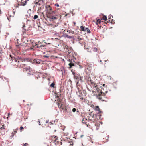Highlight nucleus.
<instances>
[{
    "label": "nucleus",
    "mask_w": 146,
    "mask_h": 146,
    "mask_svg": "<svg viewBox=\"0 0 146 146\" xmlns=\"http://www.w3.org/2000/svg\"><path fill=\"white\" fill-rule=\"evenodd\" d=\"M62 36L64 37L65 38H68L72 39L73 38V37L72 36H71L67 35L65 33H63Z\"/></svg>",
    "instance_id": "6"
},
{
    "label": "nucleus",
    "mask_w": 146,
    "mask_h": 146,
    "mask_svg": "<svg viewBox=\"0 0 146 146\" xmlns=\"http://www.w3.org/2000/svg\"><path fill=\"white\" fill-rule=\"evenodd\" d=\"M10 58L9 59H11V62H10V63H12V62H15L17 64L23 62L25 60L23 58L17 56L15 55H14V56L10 55Z\"/></svg>",
    "instance_id": "4"
},
{
    "label": "nucleus",
    "mask_w": 146,
    "mask_h": 146,
    "mask_svg": "<svg viewBox=\"0 0 146 146\" xmlns=\"http://www.w3.org/2000/svg\"><path fill=\"white\" fill-rule=\"evenodd\" d=\"M77 112H79V111H78V110H77Z\"/></svg>",
    "instance_id": "56"
},
{
    "label": "nucleus",
    "mask_w": 146,
    "mask_h": 146,
    "mask_svg": "<svg viewBox=\"0 0 146 146\" xmlns=\"http://www.w3.org/2000/svg\"><path fill=\"white\" fill-rule=\"evenodd\" d=\"M108 92L107 89L105 87L104 88H101V93H100L99 94H96L95 96L96 97V98L99 99L100 100H102V101H104V100L103 99H104L106 98V93Z\"/></svg>",
    "instance_id": "3"
},
{
    "label": "nucleus",
    "mask_w": 146,
    "mask_h": 146,
    "mask_svg": "<svg viewBox=\"0 0 146 146\" xmlns=\"http://www.w3.org/2000/svg\"><path fill=\"white\" fill-rule=\"evenodd\" d=\"M72 74L74 76V78L75 79H76L78 80V82L76 83V85L77 86H80V84H79V81H82V77H81L80 75L78 74H77L73 72Z\"/></svg>",
    "instance_id": "5"
},
{
    "label": "nucleus",
    "mask_w": 146,
    "mask_h": 146,
    "mask_svg": "<svg viewBox=\"0 0 146 146\" xmlns=\"http://www.w3.org/2000/svg\"><path fill=\"white\" fill-rule=\"evenodd\" d=\"M25 23H24L23 25V27H22V28L23 29V33H25L26 31H27V30L25 28Z\"/></svg>",
    "instance_id": "9"
},
{
    "label": "nucleus",
    "mask_w": 146,
    "mask_h": 146,
    "mask_svg": "<svg viewBox=\"0 0 146 146\" xmlns=\"http://www.w3.org/2000/svg\"><path fill=\"white\" fill-rule=\"evenodd\" d=\"M101 88L102 86H100L99 87V88H98L97 87L96 88V90L98 92V94H99L100 93H101Z\"/></svg>",
    "instance_id": "8"
},
{
    "label": "nucleus",
    "mask_w": 146,
    "mask_h": 146,
    "mask_svg": "<svg viewBox=\"0 0 146 146\" xmlns=\"http://www.w3.org/2000/svg\"><path fill=\"white\" fill-rule=\"evenodd\" d=\"M48 122H49L48 120H46V123H48Z\"/></svg>",
    "instance_id": "39"
},
{
    "label": "nucleus",
    "mask_w": 146,
    "mask_h": 146,
    "mask_svg": "<svg viewBox=\"0 0 146 146\" xmlns=\"http://www.w3.org/2000/svg\"><path fill=\"white\" fill-rule=\"evenodd\" d=\"M73 24H74V25H75V24H76V23H75V22H73Z\"/></svg>",
    "instance_id": "44"
},
{
    "label": "nucleus",
    "mask_w": 146,
    "mask_h": 146,
    "mask_svg": "<svg viewBox=\"0 0 146 146\" xmlns=\"http://www.w3.org/2000/svg\"><path fill=\"white\" fill-rule=\"evenodd\" d=\"M41 1V0H38V2H39Z\"/></svg>",
    "instance_id": "46"
},
{
    "label": "nucleus",
    "mask_w": 146,
    "mask_h": 146,
    "mask_svg": "<svg viewBox=\"0 0 146 146\" xmlns=\"http://www.w3.org/2000/svg\"><path fill=\"white\" fill-rule=\"evenodd\" d=\"M83 135H82L80 137H83Z\"/></svg>",
    "instance_id": "50"
},
{
    "label": "nucleus",
    "mask_w": 146,
    "mask_h": 146,
    "mask_svg": "<svg viewBox=\"0 0 146 146\" xmlns=\"http://www.w3.org/2000/svg\"><path fill=\"white\" fill-rule=\"evenodd\" d=\"M23 0H21V1L22 2V3L23 2H22V1H23Z\"/></svg>",
    "instance_id": "52"
},
{
    "label": "nucleus",
    "mask_w": 146,
    "mask_h": 146,
    "mask_svg": "<svg viewBox=\"0 0 146 146\" xmlns=\"http://www.w3.org/2000/svg\"><path fill=\"white\" fill-rule=\"evenodd\" d=\"M0 79H1V80H3V78L0 76Z\"/></svg>",
    "instance_id": "37"
},
{
    "label": "nucleus",
    "mask_w": 146,
    "mask_h": 146,
    "mask_svg": "<svg viewBox=\"0 0 146 146\" xmlns=\"http://www.w3.org/2000/svg\"><path fill=\"white\" fill-rule=\"evenodd\" d=\"M12 134H13V135H11V137H13L14 136V134H13V133H12Z\"/></svg>",
    "instance_id": "41"
},
{
    "label": "nucleus",
    "mask_w": 146,
    "mask_h": 146,
    "mask_svg": "<svg viewBox=\"0 0 146 146\" xmlns=\"http://www.w3.org/2000/svg\"><path fill=\"white\" fill-rule=\"evenodd\" d=\"M98 22L99 23H100L101 21L99 19H98L97 20V23Z\"/></svg>",
    "instance_id": "21"
},
{
    "label": "nucleus",
    "mask_w": 146,
    "mask_h": 146,
    "mask_svg": "<svg viewBox=\"0 0 146 146\" xmlns=\"http://www.w3.org/2000/svg\"><path fill=\"white\" fill-rule=\"evenodd\" d=\"M110 23H112V21H111V22Z\"/></svg>",
    "instance_id": "60"
},
{
    "label": "nucleus",
    "mask_w": 146,
    "mask_h": 146,
    "mask_svg": "<svg viewBox=\"0 0 146 146\" xmlns=\"http://www.w3.org/2000/svg\"><path fill=\"white\" fill-rule=\"evenodd\" d=\"M106 61H107V60H105V62H106Z\"/></svg>",
    "instance_id": "59"
},
{
    "label": "nucleus",
    "mask_w": 146,
    "mask_h": 146,
    "mask_svg": "<svg viewBox=\"0 0 146 146\" xmlns=\"http://www.w3.org/2000/svg\"><path fill=\"white\" fill-rule=\"evenodd\" d=\"M80 30L81 31H85V27L82 25L80 27Z\"/></svg>",
    "instance_id": "13"
},
{
    "label": "nucleus",
    "mask_w": 146,
    "mask_h": 146,
    "mask_svg": "<svg viewBox=\"0 0 146 146\" xmlns=\"http://www.w3.org/2000/svg\"><path fill=\"white\" fill-rule=\"evenodd\" d=\"M97 49L96 48H94V51H97Z\"/></svg>",
    "instance_id": "27"
},
{
    "label": "nucleus",
    "mask_w": 146,
    "mask_h": 146,
    "mask_svg": "<svg viewBox=\"0 0 146 146\" xmlns=\"http://www.w3.org/2000/svg\"><path fill=\"white\" fill-rule=\"evenodd\" d=\"M33 73L32 72H31V71L30 72H29L28 73H27V74H28V76L29 75H33Z\"/></svg>",
    "instance_id": "18"
},
{
    "label": "nucleus",
    "mask_w": 146,
    "mask_h": 146,
    "mask_svg": "<svg viewBox=\"0 0 146 146\" xmlns=\"http://www.w3.org/2000/svg\"><path fill=\"white\" fill-rule=\"evenodd\" d=\"M100 62H102V60H100Z\"/></svg>",
    "instance_id": "53"
},
{
    "label": "nucleus",
    "mask_w": 146,
    "mask_h": 146,
    "mask_svg": "<svg viewBox=\"0 0 146 146\" xmlns=\"http://www.w3.org/2000/svg\"><path fill=\"white\" fill-rule=\"evenodd\" d=\"M55 85V84L54 83H52L51 84H50V86L52 87V88H54Z\"/></svg>",
    "instance_id": "14"
},
{
    "label": "nucleus",
    "mask_w": 146,
    "mask_h": 146,
    "mask_svg": "<svg viewBox=\"0 0 146 146\" xmlns=\"http://www.w3.org/2000/svg\"><path fill=\"white\" fill-rule=\"evenodd\" d=\"M38 60L40 62V64L41 62H43V61L42 60H41V59H38Z\"/></svg>",
    "instance_id": "25"
},
{
    "label": "nucleus",
    "mask_w": 146,
    "mask_h": 146,
    "mask_svg": "<svg viewBox=\"0 0 146 146\" xmlns=\"http://www.w3.org/2000/svg\"><path fill=\"white\" fill-rule=\"evenodd\" d=\"M29 0H26V1H29Z\"/></svg>",
    "instance_id": "58"
},
{
    "label": "nucleus",
    "mask_w": 146,
    "mask_h": 146,
    "mask_svg": "<svg viewBox=\"0 0 146 146\" xmlns=\"http://www.w3.org/2000/svg\"><path fill=\"white\" fill-rule=\"evenodd\" d=\"M78 96H79V97H81V96L80 95H79Z\"/></svg>",
    "instance_id": "51"
},
{
    "label": "nucleus",
    "mask_w": 146,
    "mask_h": 146,
    "mask_svg": "<svg viewBox=\"0 0 146 146\" xmlns=\"http://www.w3.org/2000/svg\"><path fill=\"white\" fill-rule=\"evenodd\" d=\"M88 28H85V31H86L88 30Z\"/></svg>",
    "instance_id": "33"
},
{
    "label": "nucleus",
    "mask_w": 146,
    "mask_h": 146,
    "mask_svg": "<svg viewBox=\"0 0 146 146\" xmlns=\"http://www.w3.org/2000/svg\"><path fill=\"white\" fill-rule=\"evenodd\" d=\"M73 56V60L69 59L68 60L70 63L69 64L70 68H72V67H78L80 69L83 68V66L81 65L80 63L77 60L78 56H77V54L74 52L72 55Z\"/></svg>",
    "instance_id": "2"
},
{
    "label": "nucleus",
    "mask_w": 146,
    "mask_h": 146,
    "mask_svg": "<svg viewBox=\"0 0 146 146\" xmlns=\"http://www.w3.org/2000/svg\"><path fill=\"white\" fill-rule=\"evenodd\" d=\"M107 19V17L106 16H104L103 18L101 19V20H104L105 21H106Z\"/></svg>",
    "instance_id": "16"
},
{
    "label": "nucleus",
    "mask_w": 146,
    "mask_h": 146,
    "mask_svg": "<svg viewBox=\"0 0 146 146\" xmlns=\"http://www.w3.org/2000/svg\"><path fill=\"white\" fill-rule=\"evenodd\" d=\"M36 64H40V62L38 60V59H36Z\"/></svg>",
    "instance_id": "24"
},
{
    "label": "nucleus",
    "mask_w": 146,
    "mask_h": 146,
    "mask_svg": "<svg viewBox=\"0 0 146 146\" xmlns=\"http://www.w3.org/2000/svg\"><path fill=\"white\" fill-rule=\"evenodd\" d=\"M76 108H74L72 110V111L73 112H75L76 111Z\"/></svg>",
    "instance_id": "20"
},
{
    "label": "nucleus",
    "mask_w": 146,
    "mask_h": 146,
    "mask_svg": "<svg viewBox=\"0 0 146 146\" xmlns=\"http://www.w3.org/2000/svg\"><path fill=\"white\" fill-rule=\"evenodd\" d=\"M111 17H112V18H113V16L112 15L111 16V15H109V16H108V18L109 19H110L111 20Z\"/></svg>",
    "instance_id": "22"
},
{
    "label": "nucleus",
    "mask_w": 146,
    "mask_h": 146,
    "mask_svg": "<svg viewBox=\"0 0 146 146\" xmlns=\"http://www.w3.org/2000/svg\"><path fill=\"white\" fill-rule=\"evenodd\" d=\"M55 5L57 6V7H59V5L58 3H56Z\"/></svg>",
    "instance_id": "31"
},
{
    "label": "nucleus",
    "mask_w": 146,
    "mask_h": 146,
    "mask_svg": "<svg viewBox=\"0 0 146 146\" xmlns=\"http://www.w3.org/2000/svg\"><path fill=\"white\" fill-rule=\"evenodd\" d=\"M38 124L39 125H41V124H40V120H38Z\"/></svg>",
    "instance_id": "35"
},
{
    "label": "nucleus",
    "mask_w": 146,
    "mask_h": 146,
    "mask_svg": "<svg viewBox=\"0 0 146 146\" xmlns=\"http://www.w3.org/2000/svg\"><path fill=\"white\" fill-rule=\"evenodd\" d=\"M7 19H8V20H9V22L10 21V20L9 19V18L8 17Z\"/></svg>",
    "instance_id": "40"
},
{
    "label": "nucleus",
    "mask_w": 146,
    "mask_h": 146,
    "mask_svg": "<svg viewBox=\"0 0 146 146\" xmlns=\"http://www.w3.org/2000/svg\"><path fill=\"white\" fill-rule=\"evenodd\" d=\"M101 64H103V63H101Z\"/></svg>",
    "instance_id": "61"
},
{
    "label": "nucleus",
    "mask_w": 146,
    "mask_h": 146,
    "mask_svg": "<svg viewBox=\"0 0 146 146\" xmlns=\"http://www.w3.org/2000/svg\"><path fill=\"white\" fill-rule=\"evenodd\" d=\"M78 40H82V38H78Z\"/></svg>",
    "instance_id": "36"
},
{
    "label": "nucleus",
    "mask_w": 146,
    "mask_h": 146,
    "mask_svg": "<svg viewBox=\"0 0 146 146\" xmlns=\"http://www.w3.org/2000/svg\"><path fill=\"white\" fill-rule=\"evenodd\" d=\"M91 66V65L90 64H89V65H88V66H89V67H90V66Z\"/></svg>",
    "instance_id": "45"
},
{
    "label": "nucleus",
    "mask_w": 146,
    "mask_h": 146,
    "mask_svg": "<svg viewBox=\"0 0 146 146\" xmlns=\"http://www.w3.org/2000/svg\"><path fill=\"white\" fill-rule=\"evenodd\" d=\"M35 46L37 48H41V49H42L43 48H44L45 46L44 45H40V46H39L37 44H36Z\"/></svg>",
    "instance_id": "11"
},
{
    "label": "nucleus",
    "mask_w": 146,
    "mask_h": 146,
    "mask_svg": "<svg viewBox=\"0 0 146 146\" xmlns=\"http://www.w3.org/2000/svg\"><path fill=\"white\" fill-rule=\"evenodd\" d=\"M96 87H97V86H95V88H96Z\"/></svg>",
    "instance_id": "57"
},
{
    "label": "nucleus",
    "mask_w": 146,
    "mask_h": 146,
    "mask_svg": "<svg viewBox=\"0 0 146 146\" xmlns=\"http://www.w3.org/2000/svg\"><path fill=\"white\" fill-rule=\"evenodd\" d=\"M23 129H24V128H23V127H22V126H21L20 127V130H22Z\"/></svg>",
    "instance_id": "32"
},
{
    "label": "nucleus",
    "mask_w": 146,
    "mask_h": 146,
    "mask_svg": "<svg viewBox=\"0 0 146 146\" xmlns=\"http://www.w3.org/2000/svg\"><path fill=\"white\" fill-rule=\"evenodd\" d=\"M4 79L6 80H7V78L5 77H4Z\"/></svg>",
    "instance_id": "48"
},
{
    "label": "nucleus",
    "mask_w": 146,
    "mask_h": 146,
    "mask_svg": "<svg viewBox=\"0 0 146 146\" xmlns=\"http://www.w3.org/2000/svg\"><path fill=\"white\" fill-rule=\"evenodd\" d=\"M43 57L44 58H48L49 56L47 55H44Z\"/></svg>",
    "instance_id": "30"
},
{
    "label": "nucleus",
    "mask_w": 146,
    "mask_h": 146,
    "mask_svg": "<svg viewBox=\"0 0 146 146\" xmlns=\"http://www.w3.org/2000/svg\"><path fill=\"white\" fill-rule=\"evenodd\" d=\"M84 43L83 41L81 42V41H80L79 42V43L81 44L82 46L83 44H84Z\"/></svg>",
    "instance_id": "17"
},
{
    "label": "nucleus",
    "mask_w": 146,
    "mask_h": 146,
    "mask_svg": "<svg viewBox=\"0 0 146 146\" xmlns=\"http://www.w3.org/2000/svg\"><path fill=\"white\" fill-rule=\"evenodd\" d=\"M80 99L81 100H83V99H84V98L83 97H82L81 98H80Z\"/></svg>",
    "instance_id": "43"
},
{
    "label": "nucleus",
    "mask_w": 146,
    "mask_h": 146,
    "mask_svg": "<svg viewBox=\"0 0 146 146\" xmlns=\"http://www.w3.org/2000/svg\"><path fill=\"white\" fill-rule=\"evenodd\" d=\"M95 110L96 111H98V113H100L102 112V111H101L100 109L99 106H96L95 107Z\"/></svg>",
    "instance_id": "7"
},
{
    "label": "nucleus",
    "mask_w": 146,
    "mask_h": 146,
    "mask_svg": "<svg viewBox=\"0 0 146 146\" xmlns=\"http://www.w3.org/2000/svg\"><path fill=\"white\" fill-rule=\"evenodd\" d=\"M110 21H111V20L110 19L108 20V21H107V22L109 23H110Z\"/></svg>",
    "instance_id": "38"
},
{
    "label": "nucleus",
    "mask_w": 146,
    "mask_h": 146,
    "mask_svg": "<svg viewBox=\"0 0 146 146\" xmlns=\"http://www.w3.org/2000/svg\"><path fill=\"white\" fill-rule=\"evenodd\" d=\"M4 125H3L2 127H4Z\"/></svg>",
    "instance_id": "54"
},
{
    "label": "nucleus",
    "mask_w": 146,
    "mask_h": 146,
    "mask_svg": "<svg viewBox=\"0 0 146 146\" xmlns=\"http://www.w3.org/2000/svg\"><path fill=\"white\" fill-rule=\"evenodd\" d=\"M27 144V143H25L23 145V146H26V145Z\"/></svg>",
    "instance_id": "42"
},
{
    "label": "nucleus",
    "mask_w": 146,
    "mask_h": 146,
    "mask_svg": "<svg viewBox=\"0 0 146 146\" xmlns=\"http://www.w3.org/2000/svg\"><path fill=\"white\" fill-rule=\"evenodd\" d=\"M86 31L87 32V33H91V31H90V30L89 29H88V30Z\"/></svg>",
    "instance_id": "26"
},
{
    "label": "nucleus",
    "mask_w": 146,
    "mask_h": 146,
    "mask_svg": "<svg viewBox=\"0 0 146 146\" xmlns=\"http://www.w3.org/2000/svg\"><path fill=\"white\" fill-rule=\"evenodd\" d=\"M2 13L1 11V10H0V14H1Z\"/></svg>",
    "instance_id": "49"
},
{
    "label": "nucleus",
    "mask_w": 146,
    "mask_h": 146,
    "mask_svg": "<svg viewBox=\"0 0 146 146\" xmlns=\"http://www.w3.org/2000/svg\"><path fill=\"white\" fill-rule=\"evenodd\" d=\"M84 121V120H83V121Z\"/></svg>",
    "instance_id": "62"
},
{
    "label": "nucleus",
    "mask_w": 146,
    "mask_h": 146,
    "mask_svg": "<svg viewBox=\"0 0 146 146\" xmlns=\"http://www.w3.org/2000/svg\"><path fill=\"white\" fill-rule=\"evenodd\" d=\"M24 69L26 71H29V72H30L31 70V69L29 66L26 67L24 68Z\"/></svg>",
    "instance_id": "10"
},
{
    "label": "nucleus",
    "mask_w": 146,
    "mask_h": 146,
    "mask_svg": "<svg viewBox=\"0 0 146 146\" xmlns=\"http://www.w3.org/2000/svg\"><path fill=\"white\" fill-rule=\"evenodd\" d=\"M24 2H25L22 5L23 6H25V5H26V4H27V1H26L25 0V1H24Z\"/></svg>",
    "instance_id": "23"
},
{
    "label": "nucleus",
    "mask_w": 146,
    "mask_h": 146,
    "mask_svg": "<svg viewBox=\"0 0 146 146\" xmlns=\"http://www.w3.org/2000/svg\"><path fill=\"white\" fill-rule=\"evenodd\" d=\"M57 94V97H59V96H58V95H59L60 96H61V94H60H60H58H58Z\"/></svg>",
    "instance_id": "34"
},
{
    "label": "nucleus",
    "mask_w": 146,
    "mask_h": 146,
    "mask_svg": "<svg viewBox=\"0 0 146 146\" xmlns=\"http://www.w3.org/2000/svg\"><path fill=\"white\" fill-rule=\"evenodd\" d=\"M45 11L48 13L47 17L48 19L50 21H53L56 19H58L56 17L58 16L56 14L55 12L53 10L52 8L49 5H46L45 6Z\"/></svg>",
    "instance_id": "1"
},
{
    "label": "nucleus",
    "mask_w": 146,
    "mask_h": 146,
    "mask_svg": "<svg viewBox=\"0 0 146 146\" xmlns=\"http://www.w3.org/2000/svg\"><path fill=\"white\" fill-rule=\"evenodd\" d=\"M17 129H15V130H14V132L15 134L17 132Z\"/></svg>",
    "instance_id": "28"
},
{
    "label": "nucleus",
    "mask_w": 146,
    "mask_h": 146,
    "mask_svg": "<svg viewBox=\"0 0 146 146\" xmlns=\"http://www.w3.org/2000/svg\"><path fill=\"white\" fill-rule=\"evenodd\" d=\"M5 129V128L4 127H1V128H0V129H1L2 130H3L4 129Z\"/></svg>",
    "instance_id": "29"
},
{
    "label": "nucleus",
    "mask_w": 146,
    "mask_h": 146,
    "mask_svg": "<svg viewBox=\"0 0 146 146\" xmlns=\"http://www.w3.org/2000/svg\"><path fill=\"white\" fill-rule=\"evenodd\" d=\"M36 59H34L31 61V62L33 64H36Z\"/></svg>",
    "instance_id": "12"
},
{
    "label": "nucleus",
    "mask_w": 146,
    "mask_h": 146,
    "mask_svg": "<svg viewBox=\"0 0 146 146\" xmlns=\"http://www.w3.org/2000/svg\"><path fill=\"white\" fill-rule=\"evenodd\" d=\"M38 17L37 15H35L34 16V17L33 18V19L34 20H35V19H36L37 18H38Z\"/></svg>",
    "instance_id": "15"
},
{
    "label": "nucleus",
    "mask_w": 146,
    "mask_h": 146,
    "mask_svg": "<svg viewBox=\"0 0 146 146\" xmlns=\"http://www.w3.org/2000/svg\"><path fill=\"white\" fill-rule=\"evenodd\" d=\"M35 4L36 5H41V4L40 3H39L38 2H36V3H35Z\"/></svg>",
    "instance_id": "19"
},
{
    "label": "nucleus",
    "mask_w": 146,
    "mask_h": 146,
    "mask_svg": "<svg viewBox=\"0 0 146 146\" xmlns=\"http://www.w3.org/2000/svg\"><path fill=\"white\" fill-rule=\"evenodd\" d=\"M102 86H103V87H105V84H103V85H102Z\"/></svg>",
    "instance_id": "47"
},
{
    "label": "nucleus",
    "mask_w": 146,
    "mask_h": 146,
    "mask_svg": "<svg viewBox=\"0 0 146 146\" xmlns=\"http://www.w3.org/2000/svg\"><path fill=\"white\" fill-rule=\"evenodd\" d=\"M86 92V91H83V92L84 93V92Z\"/></svg>",
    "instance_id": "55"
}]
</instances>
